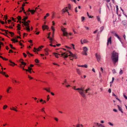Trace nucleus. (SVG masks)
<instances>
[{
    "mask_svg": "<svg viewBox=\"0 0 127 127\" xmlns=\"http://www.w3.org/2000/svg\"><path fill=\"white\" fill-rule=\"evenodd\" d=\"M111 36L109 38H108L107 40V45H108L109 44H111Z\"/></svg>",
    "mask_w": 127,
    "mask_h": 127,
    "instance_id": "obj_8",
    "label": "nucleus"
},
{
    "mask_svg": "<svg viewBox=\"0 0 127 127\" xmlns=\"http://www.w3.org/2000/svg\"><path fill=\"white\" fill-rule=\"evenodd\" d=\"M0 30L2 31V32H3V31H5V32H8V30H2V29H0Z\"/></svg>",
    "mask_w": 127,
    "mask_h": 127,
    "instance_id": "obj_52",
    "label": "nucleus"
},
{
    "mask_svg": "<svg viewBox=\"0 0 127 127\" xmlns=\"http://www.w3.org/2000/svg\"><path fill=\"white\" fill-rule=\"evenodd\" d=\"M19 44L21 46H23L24 45L22 44L20 42H19Z\"/></svg>",
    "mask_w": 127,
    "mask_h": 127,
    "instance_id": "obj_63",
    "label": "nucleus"
},
{
    "mask_svg": "<svg viewBox=\"0 0 127 127\" xmlns=\"http://www.w3.org/2000/svg\"><path fill=\"white\" fill-rule=\"evenodd\" d=\"M101 126L102 127H105L103 125L101 124H99L98 125V127Z\"/></svg>",
    "mask_w": 127,
    "mask_h": 127,
    "instance_id": "obj_40",
    "label": "nucleus"
},
{
    "mask_svg": "<svg viewBox=\"0 0 127 127\" xmlns=\"http://www.w3.org/2000/svg\"><path fill=\"white\" fill-rule=\"evenodd\" d=\"M21 64L24 65H26V63L24 62H20Z\"/></svg>",
    "mask_w": 127,
    "mask_h": 127,
    "instance_id": "obj_38",
    "label": "nucleus"
},
{
    "mask_svg": "<svg viewBox=\"0 0 127 127\" xmlns=\"http://www.w3.org/2000/svg\"><path fill=\"white\" fill-rule=\"evenodd\" d=\"M55 40L54 39V40H53L52 41V43H52V44H55Z\"/></svg>",
    "mask_w": 127,
    "mask_h": 127,
    "instance_id": "obj_58",
    "label": "nucleus"
},
{
    "mask_svg": "<svg viewBox=\"0 0 127 127\" xmlns=\"http://www.w3.org/2000/svg\"><path fill=\"white\" fill-rule=\"evenodd\" d=\"M19 22L20 23H24V25L26 26V29L28 31L30 32V28L29 24V23H28L26 21L24 22V21L22 22L21 21L19 20Z\"/></svg>",
    "mask_w": 127,
    "mask_h": 127,
    "instance_id": "obj_4",
    "label": "nucleus"
},
{
    "mask_svg": "<svg viewBox=\"0 0 127 127\" xmlns=\"http://www.w3.org/2000/svg\"><path fill=\"white\" fill-rule=\"evenodd\" d=\"M53 54L55 56V57L57 58H59L58 55H61L60 54H58V53H56L54 52L53 53Z\"/></svg>",
    "mask_w": 127,
    "mask_h": 127,
    "instance_id": "obj_11",
    "label": "nucleus"
},
{
    "mask_svg": "<svg viewBox=\"0 0 127 127\" xmlns=\"http://www.w3.org/2000/svg\"><path fill=\"white\" fill-rule=\"evenodd\" d=\"M55 120L56 121H58V119L57 118L55 117L54 118Z\"/></svg>",
    "mask_w": 127,
    "mask_h": 127,
    "instance_id": "obj_62",
    "label": "nucleus"
},
{
    "mask_svg": "<svg viewBox=\"0 0 127 127\" xmlns=\"http://www.w3.org/2000/svg\"><path fill=\"white\" fill-rule=\"evenodd\" d=\"M84 27L87 30H88L89 29V28L88 27H86L85 26H84Z\"/></svg>",
    "mask_w": 127,
    "mask_h": 127,
    "instance_id": "obj_48",
    "label": "nucleus"
},
{
    "mask_svg": "<svg viewBox=\"0 0 127 127\" xmlns=\"http://www.w3.org/2000/svg\"><path fill=\"white\" fill-rule=\"evenodd\" d=\"M68 8L69 9H70L71 8V5L70 4H68Z\"/></svg>",
    "mask_w": 127,
    "mask_h": 127,
    "instance_id": "obj_39",
    "label": "nucleus"
},
{
    "mask_svg": "<svg viewBox=\"0 0 127 127\" xmlns=\"http://www.w3.org/2000/svg\"><path fill=\"white\" fill-rule=\"evenodd\" d=\"M23 54L25 57H26L27 56V55L25 53H23Z\"/></svg>",
    "mask_w": 127,
    "mask_h": 127,
    "instance_id": "obj_57",
    "label": "nucleus"
},
{
    "mask_svg": "<svg viewBox=\"0 0 127 127\" xmlns=\"http://www.w3.org/2000/svg\"><path fill=\"white\" fill-rule=\"evenodd\" d=\"M81 44H83L84 43H86L87 42V40L86 39H84L83 40V42L82 41V40H81Z\"/></svg>",
    "mask_w": 127,
    "mask_h": 127,
    "instance_id": "obj_15",
    "label": "nucleus"
},
{
    "mask_svg": "<svg viewBox=\"0 0 127 127\" xmlns=\"http://www.w3.org/2000/svg\"><path fill=\"white\" fill-rule=\"evenodd\" d=\"M9 33L11 35H13L14 34V33L13 32H9Z\"/></svg>",
    "mask_w": 127,
    "mask_h": 127,
    "instance_id": "obj_46",
    "label": "nucleus"
},
{
    "mask_svg": "<svg viewBox=\"0 0 127 127\" xmlns=\"http://www.w3.org/2000/svg\"><path fill=\"white\" fill-rule=\"evenodd\" d=\"M124 97L126 99H127V97L124 94Z\"/></svg>",
    "mask_w": 127,
    "mask_h": 127,
    "instance_id": "obj_56",
    "label": "nucleus"
},
{
    "mask_svg": "<svg viewBox=\"0 0 127 127\" xmlns=\"http://www.w3.org/2000/svg\"><path fill=\"white\" fill-rule=\"evenodd\" d=\"M10 109L11 110H14L15 111H17V110L14 107H12V108H10Z\"/></svg>",
    "mask_w": 127,
    "mask_h": 127,
    "instance_id": "obj_22",
    "label": "nucleus"
},
{
    "mask_svg": "<svg viewBox=\"0 0 127 127\" xmlns=\"http://www.w3.org/2000/svg\"><path fill=\"white\" fill-rule=\"evenodd\" d=\"M76 127H80V124H77L76 125Z\"/></svg>",
    "mask_w": 127,
    "mask_h": 127,
    "instance_id": "obj_54",
    "label": "nucleus"
},
{
    "mask_svg": "<svg viewBox=\"0 0 127 127\" xmlns=\"http://www.w3.org/2000/svg\"><path fill=\"white\" fill-rule=\"evenodd\" d=\"M75 88L76 86L74 87L73 89L75 90L78 91V92L83 97H85V94L87 93L88 91L91 90L90 88L89 87L85 90V92H84V91H85L84 88L81 87L77 89H76Z\"/></svg>",
    "mask_w": 127,
    "mask_h": 127,
    "instance_id": "obj_1",
    "label": "nucleus"
},
{
    "mask_svg": "<svg viewBox=\"0 0 127 127\" xmlns=\"http://www.w3.org/2000/svg\"><path fill=\"white\" fill-rule=\"evenodd\" d=\"M96 19L98 21H100V18L99 16H98L96 17Z\"/></svg>",
    "mask_w": 127,
    "mask_h": 127,
    "instance_id": "obj_27",
    "label": "nucleus"
},
{
    "mask_svg": "<svg viewBox=\"0 0 127 127\" xmlns=\"http://www.w3.org/2000/svg\"><path fill=\"white\" fill-rule=\"evenodd\" d=\"M115 98H116V99H117L118 100H119L120 102H121V101L119 99H118V97H117V96H116V97H115Z\"/></svg>",
    "mask_w": 127,
    "mask_h": 127,
    "instance_id": "obj_45",
    "label": "nucleus"
},
{
    "mask_svg": "<svg viewBox=\"0 0 127 127\" xmlns=\"http://www.w3.org/2000/svg\"><path fill=\"white\" fill-rule=\"evenodd\" d=\"M24 13L26 15H29L30 13L28 11L27 12H24Z\"/></svg>",
    "mask_w": 127,
    "mask_h": 127,
    "instance_id": "obj_32",
    "label": "nucleus"
},
{
    "mask_svg": "<svg viewBox=\"0 0 127 127\" xmlns=\"http://www.w3.org/2000/svg\"><path fill=\"white\" fill-rule=\"evenodd\" d=\"M116 8L117 11V12L119 10L118 6L117 5H116Z\"/></svg>",
    "mask_w": 127,
    "mask_h": 127,
    "instance_id": "obj_41",
    "label": "nucleus"
},
{
    "mask_svg": "<svg viewBox=\"0 0 127 127\" xmlns=\"http://www.w3.org/2000/svg\"><path fill=\"white\" fill-rule=\"evenodd\" d=\"M9 45L11 48L13 49H15V48L13 47L12 45V44H9Z\"/></svg>",
    "mask_w": 127,
    "mask_h": 127,
    "instance_id": "obj_44",
    "label": "nucleus"
},
{
    "mask_svg": "<svg viewBox=\"0 0 127 127\" xmlns=\"http://www.w3.org/2000/svg\"><path fill=\"white\" fill-rule=\"evenodd\" d=\"M83 54L84 55H87L86 52L83 51Z\"/></svg>",
    "mask_w": 127,
    "mask_h": 127,
    "instance_id": "obj_36",
    "label": "nucleus"
},
{
    "mask_svg": "<svg viewBox=\"0 0 127 127\" xmlns=\"http://www.w3.org/2000/svg\"><path fill=\"white\" fill-rule=\"evenodd\" d=\"M44 108H43L42 109H41V110L42 111H43L45 113V112L44 110Z\"/></svg>",
    "mask_w": 127,
    "mask_h": 127,
    "instance_id": "obj_64",
    "label": "nucleus"
},
{
    "mask_svg": "<svg viewBox=\"0 0 127 127\" xmlns=\"http://www.w3.org/2000/svg\"><path fill=\"white\" fill-rule=\"evenodd\" d=\"M95 56L97 59V61L99 62L101 59L100 56L97 53H96L95 54Z\"/></svg>",
    "mask_w": 127,
    "mask_h": 127,
    "instance_id": "obj_5",
    "label": "nucleus"
},
{
    "mask_svg": "<svg viewBox=\"0 0 127 127\" xmlns=\"http://www.w3.org/2000/svg\"><path fill=\"white\" fill-rule=\"evenodd\" d=\"M11 41H14V42H18V41L17 40H16L14 39H13L11 40Z\"/></svg>",
    "mask_w": 127,
    "mask_h": 127,
    "instance_id": "obj_26",
    "label": "nucleus"
},
{
    "mask_svg": "<svg viewBox=\"0 0 127 127\" xmlns=\"http://www.w3.org/2000/svg\"><path fill=\"white\" fill-rule=\"evenodd\" d=\"M115 35L117 37L118 39L119 40L121 41V39L118 36V35L116 33H115Z\"/></svg>",
    "mask_w": 127,
    "mask_h": 127,
    "instance_id": "obj_20",
    "label": "nucleus"
},
{
    "mask_svg": "<svg viewBox=\"0 0 127 127\" xmlns=\"http://www.w3.org/2000/svg\"><path fill=\"white\" fill-rule=\"evenodd\" d=\"M1 72H2V73H1V74H2L3 75H5V72H3V71H1Z\"/></svg>",
    "mask_w": 127,
    "mask_h": 127,
    "instance_id": "obj_61",
    "label": "nucleus"
},
{
    "mask_svg": "<svg viewBox=\"0 0 127 127\" xmlns=\"http://www.w3.org/2000/svg\"><path fill=\"white\" fill-rule=\"evenodd\" d=\"M83 50H84V51H83L84 52H87L88 50V49L86 47H83Z\"/></svg>",
    "mask_w": 127,
    "mask_h": 127,
    "instance_id": "obj_14",
    "label": "nucleus"
},
{
    "mask_svg": "<svg viewBox=\"0 0 127 127\" xmlns=\"http://www.w3.org/2000/svg\"><path fill=\"white\" fill-rule=\"evenodd\" d=\"M28 18V17H25V16H24V17L23 19L22 20L23 21H24V22L26 21H25Z\"/></svg>",
    "mask_w": 127,
    "mask_h": 127,
    "instance_id": "obj_21",
    "label": "nucleus"
},
{
    "mask_svg": "<svg viewBox=\"0 0 127 127\" xmlns=\"http://www.w3.org/2000/svg\"><path fill=\"white\" fill-rule=\"evenodd\" d=\"M67 52H68L70 54L68 55V53H67L66 52L63 53L61 54V56H64V57L65 59L68 56H70L71 55L72 56V57L73 58H75V59L77 58V57L76 56L73 54L70 51H67Z\"/></svg>",
    "mask_w": 127,
    "mask_h": 127,
    "instance_id": "obj_3",
    "label": "nucleus"
},
{
    "mask_svg": "<svg viewBox=\"0 0 127 127\" xmlns=\"http://www.w3.org/2000/svg\"><path fill=\"white\" fill-rule=\"evenodd\" d=\"M21 8H22V11H24V12H25V10H24V7H21Z\"/></svg>",
    "mask_w": 127,
    "mask_h": 127,
    "instance_id": "obj_49",
    "label": "nucleus"
},
{
    "mask_svg": "<svg viewBox=\"0 0 127 127\" xmlns=\"http://www.w3.org/2000/svg\"><path fill=\"white\" fill-rule=\"evenodd\" d=\"M48 49H45V54L46 55H47L48 54Z\"/></svg>",
    "mask_w": 127,
    "mask_h": 127,
    "instance_id": "obj_19",
    "label": "nucleus"
},
{
    "mask_svg": "<svg viewBox=\"0 0 127 127\" xmlns=\"http://www.w3.org/2000/svg\"><path fill=\"white\" fill-rule=\"evenodd\" d=\"M17 18L18 20H21V17L20 16H18Z\"/></svg>",
    "mask_w": 127,
    "mask_h": 127,
    "instance_id": "obj_28",
    "label": "nucleus"
},
{
    "mask_svg": "<svg viewBox=\"0 0 127 127\" xmlns=\"http://www.w3.org/2000/svg\"><path fill=\"white\" fill-rule=\"evenodd\" d=\"M35 10H31L30 12H31L32 14H33L35 12Z\"/></svg>",
    "mask_w": 127,
    "mask_h": 127,
    "instance_id": "obj_23",
    "label": "nucleus"
},
{
    "mask_svg": "<svg viewBox=\"0 0 127 127\" xmlns=\"http://www.w3.org/2000/svg\"><path fill=\"white\" fill-rule=\"evenodd\" d=\"M123 73V71L121 69L120 70L119 72V74L120 75L122 74Z\"/></svg>",
    "mask_w": 127,
    "mask_h": 127,
    "instance_id": "obj_33",
    "label": "nucleus"
},
{
    "mask_svg": "<svg viewBox=\"0 0 127 127\" xmlns=\"http://www.w3.org/2000/svg\"><path fill=\"white\" fill-rule=\"evenodd\" d=\"M112 72L113 74H115V73H116V71L115 69H113L112 70Z\"/></svg>",
    "mask_w": 127,
    "mask_h": 127,
    "instance_id": "obj_43",
    "label": "nucleus"
},
{
    "mask_svg": "<svg viewBox=\"0 0 127 127\" xmlns=\"http://www.w3.org/2000/svg\"><path fill=\"white\" fill-rule=\"evenodd\" d=\"M18 26H17V27L18 28V30H20L21 29V28L20 27V25L19 24H18Z\"/></svg>",
    "mask_w": 127,
    "mask_h": 127,
    "instance_id": "obj_29",
    "label": "nucleus"
},
{
    "mask_svg": "<svg viewBox=\"0 0 127 127\" xmlns=\"http://www.w3.org/2000/svg\"><path fill=\"white\" fill-rule=\"evenodd\" d=\"M9 62L13 64L14 65H13L12 64H10V65L11 66H14V65H17L16 64H15L14 63L12 62L10 60H9Z\"/></svg>",
    "mask_w": 127,
    "mask_h": 127,
    "instance_id": "obj_18",
    "label": "nucleus"
},
{
    "mask_svg": "<svg viewBox=\"0 0 127 127\" xmlns=\"http://www.w3.org/2000/svg\"><path fill=\"white\" fill-rule=\"evenodd\" d=\"M94 124L96 125V126H98V125H99V124L98 123H94Z\"/></svg>",
    "mask_w": 127,
    "mask_h": 127,
    "instance_id": "obj_55",
    "label": "nucleus"
},
{
    "mask_svg": "<svg viewBox=\"0 0 127 127\" xmlns=\"http://www.w3.org/2000/svg\"><path fill=\"white\" fill-rule=\"evenodd\" d=\"M48 27L47 25H44L42 26V28L44 30L45 29H48Z\"/></svg>",
    "mask_w": 127,
    "mask_h": 127,
    "instance_id": "obj_10",
    "label": "nucleus"
},
{
    "mask_svg": "<svg viewBox=\"0 0 127 127\" xmlns=\"http://www.w3.org/2000/svg\"><path fill=\"white\" fill-rule=\"evenodd\" d=\"M51 29L53 31H54V30H55V29L54 27L53 26H52L51 27Z\"/></svg>",
    "mask_w": 127,
    "mask_h": 127,
    "instance_id": "obj_42",
    "label": "nucleus"
},
{
    "mask_svg": "<svg viewBox=\"0 0 127 127\" xmlns=\"http://www.w3.org/2000/svg\"><path fill=\"white\" fill-rule=\"evenodd\" d=\"M50 36H48L47 38H48L50 40V43H52V41H53V40H54V39H53L52 38H50Z\"/></svg>",
    "mask_w": 127,
    "mask_h": 127,
    "instance_id": "obj_12",
    "label": "nucleus"
},
{
    "mask_svg": "<svg viewBox=\"0 0 127 127\" xmlns=\"http://www.w3.org/2000/svg\"><path fill=\"white\" fill-rule=\"evenodd\" d=\"M108 124L111 126H113V124L111 122H109L108 123Z\"/></svg>",
    "mask_w": 127,
    "mask_h": 127,
    "instance_id": "obj_24",
    "label": "nucleus"
},
{
    "mask_svg": "<svg viewBox=\"0 0 127 127\" xmlns=\"http://www.w3.org/2000/svg\"><path fill=\"white\" fill-rule=\"evenodd\" d=\"M7 107V106L6 105H5L3 107V109H5Z\"/></svg>",
    "mask_w": 127,
    "mask_h": 127,
    "instance_id": "obj_34",
    "label": "nucleus"
},
{
    "mask_svg": "<svg viewBox=\"0 0 127 127\" xmlns=\"http://www.w3.org/2000/svg\"><path fill=\"white\" fill-rule=\"evenodd\" d=\"M68 11L67 9H66L65 8L63 9L62 10V13L64 14L65 12H67Z\"/></svg>",
    "mask_w": 127,
    "mask_h": 127,
    "instance_id": "obj_13",
    "label": "nucleus"
},
{
    "mask_svg": "<svg viewBox=\"0 0 127 127\" xmlns=\"http://www.w3.org/2000/svg\"><path fill=\"white\" fill-rule=\"evenodd\" d=\"M85 17H84L82 16L81 17V21H83L85 20Z\"/></svg>",
    "mask_w": 127,
    "mask_h": 127,
    "instance_id": "obj_35",
    "label": "nucleus"
},
{
    "mask_svg": "<svg viewBox=\"0 0 127 127\" xmlns=\"http://www.w3.org/2000/svg\"><path fill=\"white\" fill-rule=\"evenodd\" d=\"M117 106L118 107V108L119 110L120 111H121V112L122 113H123V112L122 111V108L119 105H117Z\"/></svg>",
    "mask_w": 127,
    "mask_h": 127,
    "instance_id": "obj_16",
    "label": "nucleus"
},
{
    "mask_svg": "<svg viewBox=\"0 0 127 127\" xmlns=\"http://www.w3.org/2000/svg\"><path fill=\"white\" fill-rule=\"evenodd\" d=\"M108 92L110 93L111 92V90L110 89H109L108 90Z\"/></svg>",
    "mask_w": 127,
    "mask_h": 127,
    "instance_id": "obj_60",
    "label": "nucleus"
},
{
    "mask_svg": "<svg viewBox=\"0 0 127 127\" xmlns=\"http://www.w3.org/2000/svg\"><path fill=\"white\" fill-rule=\"evenodd\" d=\"M111 58L114 64L115 65L116 63L118 60V54L114 51L111 53Z\"/></svg>",
    "mask_w": 127,
    "mask_h": 127,
    "instance_id": "obj_2",
    "label": "nucleus"
},
{
    "mask_svg": "<svg viewBox=\"0 0 127 127\" xmlns=\"http://www.w3.org/2000/svg\"><path fill=\"white\" fill-rule=\"evenodd\" d=\"M62 31H63V35L64 36H66L68 37H69L68 33L66 31H65L64 30L62 29Z\"/></svg>",
    "mask_w": 127,
    "mask_h": 127,
    "instance_id": "obj_7",
    "label": "nucleus"
},
{
    "mask_svg": "<svg viewBox=\"0 0 127 127\" xmlns=\"http://www.w3.org/2000/svg\"><path fill=\"white\" fill-rule=\"evenodd\" d=\"M44 89L45 90H46V91L47 92H49V93H50L51 94V95H54V94L52 93V92H50V88H49V89L48 90L46 88H44Z\"/></svg>",
    "mask_w": 127,
    "mask_h": 127,
    "instance_id": "obj_9",
    "label": "nucleus"
},
{
    "mask_svg": "<svg viewBox=\"0 0 127 127\" xmlns=\"http://www.w3.org/2000/svg\"><path fill=\"white\" fill-rule=\"evenodd\" d=\"M76 70L78 73L79 75H80L81 74V71L78 68H77Z\"/></svg>",
    "mask_w": 127,
    "mask_h": 127,
    "instance_id": "obj_17",
    "label": "nucleus"
},
{
    "mask_svg": "<svg viewBox=\"0 0 127 127\" xmlns=\"http://www.w3.org/2000/svg\"><path fill=\"white\" fill-rule=\"evenodd\" d=\"M81 67H84L86 68H87L88 67V66L87 65H81Z\"/></svg>",
    "mask_w": 127,
    "mask_h": 127,
    "instance_id": "obj_30",
    "label": "nucleus"
},
{
    "mask_svg": "<svg viewBox=\"0 0 127 127\" xmlns=\"http://www.w3.org/2000/svg\"><path fill=\"white\" fill-rule=\"evenodd\" d=\"M104 29V27L103 26H102L100 28V32H101Z\"/></svg>",
    "mask_w": 127,
    "mask_h": 127,
    "instance_id": "obj_25",
    "label": "nucleus"
},
{
    "mask_svg": "<svg viewBox=\"0 0 127 127\" xmlns=\"http://www.w3.org/2000/svg\"><path fill=\"white\" fill-rule=\"evenodd\" d=\"M75 11L76 12H78V11L77 10V7L75 8Z\"/></svg>",
    "mask_w": 127,
    "mask_h": 127,
    "instance_id": "obj_47",
    "label": "nucleus"
},
{
    "mask_svg": "<svg viewBox=\"0 0 127 127\" xmlns=\"http://www.w3.org/2000/svg\"><path fill=\"white\" fill-rule=\"evenodd\" d=\"M27 53L29 56V55L31 54L28 51H27Z\"/></svg>",
    "mask_w": 127,
    "mask_h": 127,
    "instance_id": "obj_59",
    "label": "nucleus"
},
{
    "mask_svg": "<svg viewBox=\"0 0 127 127\" xmlns=\"http://www.w3.org/2000/svg\"><path fill=\"white\" fill-rule=\"evenodd\" d=\"M70 57V60H72L73 59V58L72 57L71 55L69 56Z\"/></svg>",
    "mask_w": 127,
    "mask_h": 127,
    "instance_id": "obj_51",
    "label": "nucleus"
},
{
    "mask_svg": "<svg viewBox=\"0 0 127 127\" xmlns=\"http://www.w3.org/2000/svg\"><path fill=\"white\" fill-rule=\"evenodd\" d=\"M13 80L14 81H15V83H19V84L20 83V82L19 81H17L16 80H15L13 79Z\"/></svg>",
    "mask_w": 127,
    "mask_h": 127,
    "instance_id": "obj_31",
    "label": "nucleus"
},
{
    "mask_svg": "<svg viewBox=\"0 0 127 127\" xmlns=\"http://www.w3.org/2000/svg\"><path fill=\"white\" fill-rule=\"evenodd\" d=\"M23 69L26 70V71H30L27 69H25L24 68H23Z\"/></svg>",
    "mask_w": 127,
    "mask_h": 127,
    "instance_id": "obj_53",
    "label": "nucleus"
},
{
    "mask_svg": "<svg viewBox=\"0 0 127 127\" xmlns=\"http://www.w3.org/2000/svg\"><path fill=\"white\" fill-rule=\"evenodd\" d=\"M49 95H48L47 96V101H48L49 100Z\"/></svg>",
    "mask_w": 127,
    "mask_h": 127,
    "instance_id": "obj_50",
    "label": "nucleus"
},
{
    "mask_svg": "<svg viewBox=\"0 0 127 127\" xmlns=\"http://www.w3.org/2000/svg\"><path fill=\"white\" fill-rule=\"evenodd\" d=\"M44 47V46H40L37 49H36L35 48H34V49L35 50L33 51L34 52H36V51L37 50V51H39L40 50V49H41V48Z\"/></svg>",
    "mask_w": 127,
    "mask_h": 127,
    "instance_id": "obj_6",
    "label": "nucleus"
},
{
    "mask_svg": "<svg viewBox=\"0 0 127 127\" xmlns=\"http://www.w3.org/2000/svg\"><path fill=\"white\" fill-rule=\"evenodd\" d=\"M35 62L37 63H39V61L37 59H36L35 60Z\"/></svg>",
    "mask_w": 127,
    "mask_h": 127,
    "instance_id": "obj_37",
    "label": "nucleus"
}]
</instances>
